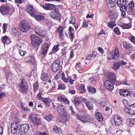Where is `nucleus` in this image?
<instances>
[{
    "label": "nucleus",
    "mask_w": 135,
    "mask_h": 135,
    "mask_svg": "<svg viewBox=\"0 0 135 135\" xmlns=\"http://www.w3.org/2000/svg\"><path fill=\"white\" fill-rule=\"evenodd\" d=\"M106 76L109 79V81H106L104 82V87L108 90L111 91L114 89V86L112 84L115 82V75L113 73L108 72L106 74Z\"/></svg>",
    "instance_id": "nucleus-1"
},
{
    "label": "nucleus",
    "mask_w": 135,
    "mask_h": 135,
    "mask_svg": "<svg viewBox=\"0 0 135 135\" xmlns=\"http://www.w3.org/2000/svg\"><path fill=\"white\" fill-rule=\"evenodd\" d=\"M30 38L31 41V45L34 47L38 46L42 41L41 38L35 34H31L30 36Z\"/></svg>",
    "instance_id": "nucleus-2"
},
{
    "label": "nucleus",
    "mask_w": 135,
    "mask_h": 135,
    "mask_svg": "<svg viewBox=\"0 0 135 135\" xmlns=\"http://www.w3.org/2000/svg\"><path fill=\"white\" fill-rule=\"evenodd\" d=\"M50 17L52 19L60 21L61 19L59 10L56 8L51 11L49 13Z\"/></svg>",
    "instance_id": "nucleus-3"
},
{
    "label": "nucleus",
    "mask_w": 135,
    "mask_h": 135,
    "mask_svg": "<svg viewBox=\"0 0 135 135\" xmlns=\"http://www.w3.org/2000/svg\"><path fill=\"white\" fill-rule=\"evenodd\" d=\"M20 29L21 31L25 32L28 31L30 28V25L26 21L22 20L20 23Z\"/></svg>",
    "instance_id": "nucleus-4"
},
{
    "label": "nucleus",
    "mask_w": 135,
    "mask_h": 135,
    "mask_svg": "<svg viewBox=\"0 0 135 135\" xmlns=\"http://www.w3.org/2000/svg\"><path fill=\"white\" fill-rule=\"evenodd\" d=\"M124 111L127 114H135V103L126 107L124 109Z\"/></svg>",
    "instance_id": "nucleus-5"
},
{
    "label": "nucleus",
    "mask_w": 135,
    "mask_h": 135,
    "mask_svg": "<svg viewBox=\"0 0 135 135\" xmlns=\"http://www.w3.org/2000/svg\"><path fill=\"white\" fill-rule=\"evenodd\" d=\"M61 65L60 61L59 60H56L54 61L51 65L52 70L54 72L57 71L60 69Z\"/></svg>",
    "instance_id": "nucleus-6"
},
{
    "label": "nucleus",
    "mask_w": 135,
    "mask_h": 135,
    "mask_svg": "<svg viewBox=\"0 0 135 135\" xmlns=\"http://www.w3.org/2000/svg\"><path fill=\"white\" fill-rule=\"evenodd\" d=\"M35 33L42 37H45L46 35V32L43 30L40 26H37L35 28Z\"/></svg>",
    "instance_id": "nucleus-7"
},
{
    "label": "nucleus",
    "mask_w": 135,
    "mask_h": 135,
    "mask_svg": "<svg viewBox=\"0 0 135 135\" xmlns=\"http://www.w3.org/2000/svg\"><path fill=\"white\" fill-rule=\"evenodd\" d=\"M21 80L20 90L22 92L25 93L27 91L28 87L27 83L24 79H21Z\"/></svg>",
    "instance_id": "nucleus-8"
},
{
    "label": "nucleus",
    "mask_w": 135,
    "mask_h": 135,
    "mask_svg": "<svg viewBox=\"0 0 135 135\" xmlns=\"http://www.w3.org/2000/svg\"><path fill=\"white\" fill-rule=\"evenodd\" d=\"M70 117V114L67 112L62 113L59 118V120L62 122H65L68 121Z\"/></svg>",
    "instance_id": "nucleus-9"
},
{
    "label": "nucleus",
    "mask_w": 135,
    "mask_h": 135,
    "mask_svg": "<svg viewBox=\"0 0 135 135\" xmlns=\"http://www.w3.org/2000/svg\"><path fill=\"white\" fill-rule=\"evenodd\" d=\"M0 11L2 15H7L9 12L10 8L8 6H1Z\"/></svg>",
    "instance_id": "nucleus-10"
},
{
    "label": "nucleus",
    "mask_w": 135,
    "mask_h": 135,
    "mask_svg": "<svg viewBox=\"0 0 135 135\" xmlns=\"http://www.w3.org/2000/svg\"><path fill=\"white\" fill-rule=\"evenodd\" d=\"M50 46V45L47 44H44L42 45L41 47V50L40 52L41 55H46Z\"/></svg>",
    "instance_id": "nucleus-11"
},
{
    "label": "nucleus",
    "mask_w": 135,
    "mask_h": 135,
    "mask_svg": "<svg viewBox=\"0 0 135 135\" xmlns=\"http://www.w3.org/2000/svg\"><path fill=\"white\" fill-rule=\"evenodd\" d=\"M113 120L114 123H113V124L116 126H119L120 125L122 122L121 118L118 115H115L114 117Z\"/></svg>",
    "instance_id": "nucleus-12"
},
{
    "label": "nucleus",
    "mask_w": 135,
    "mask_h": 135,
    "mask_svg": "<svg viewBox=\"0 0 135 135\" xmlns=\"http://www.w3.org/2000/svg\"><path fill=\"white\" fill-rule=\"evenodd\" d=\"M110 54L111 55V57L110 59V60L117 59L119 57V52L118 49L117 48L115 49V52L112 51Z\"/></svg>",
    "instance_id": "nucleus-13"
},
{
    "label": "nucleus",
    "mask_w": 135,
    "mask_h": 135,
    "mask_svg": "<svg viewBox=\"0 0 135 135\" xmlns=\"http://www.w3.org/2000/svg\"><path fill=\"white\" fill-rule=\"evenodd\" d=\"M20 127V134L22 135L27 132L29 129V126L26 124L21 125Z\"/></svg>",
    "instance_id": "nucleus-14"
},
{
    "label": "nucleus",
    "mask_w": 135,
    "mask_h": 135,
    "mask_svg": "<svg viewBox=\"0 0 135 135\" xmlns=\"http://www.w3.org/2000/svg\"><path fill=\"white\" fill-rule=\"evenodd\" d=\"M81 100L84 101L88 109L89 110H91L93 108V105L86 98H83Z\"/></svg>",
    "instance_id": "nucleus-15"
},
{
    "label": "nucleus",
    "mask_w": 135,
    "mask_h": 135,
    "mask_svg": "<svg viewBox=\"0 0 135 135\" xmlns=\"http://www.w3.org/2000/svg\"><path fill=\"white\" fill-rule=\"evenodd\" d=\"M27 8L26 9L27 12L30 15L32 16H35L36 15L35 12L32 6L29 5L27 7Z\"/></svg>",
    "instance_id": "nucleus-16"
},
{
    "label": "nucleus",
    "mask_w": 135,
    "mask_h": 135,
    "mask_svg": "<svg viewBox=\"0 0 135 135\" xmlns=\"http://www.w3.org/2000/svg\"><path fill=\"white\" fill-rule=\"evenodd\" d=\"M42 7L46 10H52L55 8V5L51 4L45 3L42 5Z\"/></svg>",
    "instance_id": "nucleus-17"
},
{
    "label": "nucleus",
    "mask_w": 135,
    "mask_h": 135,
    "mask_svg": "<svg viewBox=\"0 0 135 135\" xmlns=\"http://www.w3.org/2000/svg\"><path fill=\"white\" fill-rule=\"evenodd\" d=\"M119 93L121 95L124 97L129 96L131 94V93L127 89H121Z\"/></svg>",
    "instance_id": "nucleus-18"
},
{
    "label": "nucleus",
    "mask_w": 135,
    "mask_h": 135,
    "mask_svg": "<svg viewBox=\"0 0 135 135\" xmlns=\"http://www.w3.org/2000/svg\"><path fill=\"white\" fill-rule=\"evenodd\" d=\"M108 7L109 8L114 7L116 4L115 0H105Z\"/></svg>",
    "instance_id": "nucleus-19"
},
{
    "label": "nucleus",
    "mask_w": 135,
    "mask_h": 135,
    "mask_svg": "<svg viewBox=\"0 0 135 135\" xmlns=\"http://www.w3.org/2000/svg\"><path fill=\"white\" fill-rule=\"evenodd\" d=\"M77 117L78 119L80 120L81 122H86L89 121V119L88 117L85 116H83L79 115H77Z\"/></svg>",
    "instance_id": "nucleus-20"
},
{
    "label": "nucleus",
    "mask_w": 135,
    "mask_h": 135,
    "mask_svg": "<svg viewBox=\"0 0 135 135\" xmlns=\"http://www.w3.org/2000/svg\"><path fill=\"white\" fill-rule=\"evenodd\" d=\"M57 110L59 113H62L66 112L64 106L61 104H59L57 106Z\"/></svg>",
    "instance_id": "nucleus-21"
},
{
    "label": "nucleus",
    "mask_w": 135,
    "mask_h": 135,
    "mask_svg": "<svg viewBox=\"0 0 135 135\" xmlns=\"http://www.w3.org/2000/svg\"><path fill=\"white\" fill-rule=\"evenodd\" d=\"M57 99L59 101L62 102L66 104H69V101L67 99L62 96L59 97L57 98Z\"/></svg>",
    "instance_id": "nucleus-22"
},
{
    "label": "nucleus",
    "mask_w": 135,
    "mask_h": 135,
    "mask_svg": "<svg viewBox=\"0 0 135 135\" xmlns=\"http://www.w3.org/2000/svg\"><path fill=\"white\" fill-rule=\"evenodd\" d=\"M42 101L43 102L48 106L50 105V104L51 102V100L49 98H43L42 99Z\"/></svg>",
    "instance_id": "nucleus-23"
},
{
    "label": "nucleus",
    "mask_w": 135,
    "mask_h": 135,
    "mask_svg": "<svg viewBox=\"0 0 135 135\" xmlns=\"http://www.w3.org/2000/svg\"><path fill=\"white\" fill-rule=\"evenodd\" d=\"M126 0H117V3L118 5L120 7H123L126 4Z\"/></svg>",
    "instance_id": "nucleus-24"
},
{
    "label": "nucleus",
    "mask_w": 135,
    "mask_h": 135,
    "mask_svg": "<svg viewBox=\"0 0 135 135\" xmlns=\"http://www.w3.org/2000/svg\"><path fill=\"white\" fill-rule=\"evenodd\" d=\"M95 117L99 121H102L103 120V117L102 114L99 112H96L95 113Z\"/></svg>",
    "instance_id": "nucleus-25"
},
{
    "label": "nucleus",
    "mask_w": 135,
    "mask_h": 135,
    "mask_svg": "<svg viewBox=\"0 0 135 135\" xmlns=\"http://www.w3.org/2000/svg\"><path fill=\"white\" fill-rule=\"evenodd\" d=\"M26 59L28 60V62L29 63L32 65H35V62L34 57L33 56L27 57Z\"/></svg>",
    "instance_id": "nucleus-26"
},
{
    "label": "nucleus",
    "mask_w": 135,
    "mask_h": 135,
    "mask_svg": "<svg viewBox=\"0 0 135 135\" xmlns=\"http://www.w3.org/2000/svg\"><path fill=\"white\" fill-rule=\"evenodd\" d=\"M20 129H17L14 127H11V132L12 134H20Z\"/></svg>",
    "instance_id": "nucleus-27"
},
{
    "label": "nucleus",
    "mask_w": 135,
    "mask_h": 135,
    "mask_svg": "<svg viewBox=\"0 0 135 135\" xmlns=\"http://www.w3.org/2000/svg\"><path fill=\"white\" fill-rule=\"evenodd\" d=\"M88 90L89 92L91 94H93L95 93L96 91V90L95 88L93 86H89L88 87Z\"/></svg>",
    "instance_id": "nucleus-28"
},
{
    "label": "nucleus",
    "mask_w": 135,
    "mask_h": 135,
    "mask_svg": "<svg viewBox=\"0 0 135 135\" xmlns=\"http://www.w3.org/2000/svg\"><path fill=\"white\" fill-rule=\"evenodd\" d=\"M54 132L58 134H60L62 132V131L61 129L59 128L56 126H54L53 128Z\"/></svg>",
    "instance_id": "nucleus-29"
},
{
    "label": "nucleus",
    "mask_w": 135,
    "mask_h": 135,
    "mask_svg": "<svg viewBox=\"0 0 135 135\" xmlns=\"http://www.w3.org/2000/svg\"><path fill=\"white\" fill-rule=\"evenodd\" d=\"M32 123L38 126L41 124V121L39 118L37 117Z\"/></svg>",
    "instance_id": "nucleus-30"
},
{
    "label": "nucleus",
    "mask_w": 135,
    "mask_h": 135,
    "mask_svg": "<svg viewBox=\"0 0 135 135\" xmlns=\"http://www.w3.org/2000/svg\"><path fill=\"white\" fill-rule=\"evenodd\" d=\"M21 125L18 123L16 122H13L11 124V127H14L17 129L20 128Z\"/></svg>",
    "instance_id": "nucleus-31"
},
{
    "label": "nucleus",
    "mask_w": 135,
    "mask_h": 135,
    "mask_svg": "<svg viewBox=\"0 0 135 135\" xmlns=\"http://www.w3.org/2000/svg\"><path fill=\"white\" fill-rule=\"evenodd\" d=\"M63 28L61 26H59L56 31V32L57 33L60 37L63 35Z\"/></svg>",
    "instance_id": "nucleus-32"
},
{
    "label": "nucleus",
    "mask_w": 135,
    "mask_h": 135,
    "mask_svg": "<svg viewBox=\"0 0 135 135\" xmlns=\"http://www.w3.org/2000/svg\"><path fill=\"white\" fill-rule=\"evenodd\" d=\"M120 66L118 62L113 63L112 65V68L114 70H117L119 69Z\"/></svg>",
    "instance_id": "nucleus-33"
},
{
    "label": "nucleus",
    "mask_w": 135,
    "mask_h": 135,
    "mask_svg": "<svg viewBox=\"0 0 135 135\" xmlns=\"http://www.w3.org/2000/svg\"><path fill=\"white\" fill-rule=\"evenodd\" d=\"M36 117V115L35 114H31L29 115V120L31 123H32Z\"/></svg>",
    "instance_id": "nucleus-34"
},
{
    "label": "nucleus",
    "mask_w": 135,
    "mask_h": 135,
    "mask_svg": "<svg viewBox=\"0 0 135 135\" xmlns=\"http://www.w3.org/2000/svg\"><path fill=\"white\" fill-rule=\"evenodd\" d=\"M123 46L126 49H128L131 47V45L126 41H124L123 42Z\"/></svg>",
    "instance_id": "nucleus-35"
},
{
    "label": "nucleus",
    "mask_w": 135,
    "mask_h": 135,
    "mask_svg": "<svg viewBox=\"0 0 135 135\" xmlns=\"http://www.w3.org/2000/svg\"><path fill=\"white\" fill-rule=\"evenodd\" d=\"M128 6V8L129 9L131 10H132L134 6V1H130L129 3Z\"/></svg>",
    "instance_id": "nucleus-36"
},
{
    "label": "nucleus",
    "mask_w": 135,
    "mask_h": 135,
    "mask_svg": "<svg viewBox=\"0 0 135 135\" xmlns=\"http://www.w3.org/2000/svg\"><path fill=\"white\" fill-rule=\"evenodd\" d=\"M8 36H5L2 37L1 40L4 44H5L6 43H7V44H9L10 43V42L9 43L7 42V41L8 40Z\"/></svg>",
    "instance_id": "nucleus-37"
},
{
    "label": "nucleus",
    "mask_w": 135,
    "mask_h": 135,
    "mask_svg": "<svg viewBox=\"0 0 135 135\" xmlns=\"http://www.w3.org/2000/svg\"><path fill=\"white\" fill-rule=\"evenodd\" d=\"M34 17H35V19L37 21L43 20L44 19L43 16L42 15H35Z\"/></svg>",
    "instance_id": "nucleus-38"
},
{
    "label": "nucleus",
    "mask_w": 135,
    "mask_h": 135,
    "mask_svg": "<svg viewBox=\"0 0 135 135\" xmlns=\"http://www.w3.org/2000/svg\"><path fill=\"white\" fill-rule=\"evenodd\" d=\"M120 26L123 29H128L130 28L131 26L130 24H123L120 25Z\"/></svg>",
    "instance_id": "nucleus-39"
},
{
    "label": "nucleus",
    "mask_w": 135,
    "mask_h": 135,
    "mask_svg": "<svg viewBox=\"0 0 135 135\" xmlns=\"http://www.w3.org/2000/svg\"><path fill=\"white\" fill-rule=\"evenodd\" d=\"M107 25L108 27L112 28H113L116 25L115 22L111 21L108 23Z\"/></svg>",
    "instance_id": "nucleus-40"
},
{
    "label": "nucleus",
    "mask_w": 135,
    "mask_h": 135,
    "mask_svg": "<svg viewBox=\"0 0 135 135\" xmlns=\"http://www.w3.org/2000/svg\"><path fill=\"white\" fill-rule=\"evenodd\" d=\"M20 104L22 109L25 111H28L29 110L27 108L25 107V104L20 101Z\"/></svg>",
    "instance_id": "nucleus-41"
},
{
    "label": "nucleus",
    "mask_w": 135,
    "mask_h": 135,
    "mask_svg": "<svg viewBox=\"0 0 135 135\" xmlns=\"http://www.w3.org/2000/svg\"><path fill=\"white\" fill-rule=\"evenodd\" d=\"M45 118L48 121H51L53 119L52 115L51 114L46 115Z\"/></svg>",
    "instance_id": "nucleus-42"
},
{
    "label": "nucleus",
    "mask_w": 135,
    "mask_h": 135,
    "mask_svg": "<svg viewBox=\"0 0 135 135\" xmlns=\"http://www.w3.org/2000/svg\"><path fill=\"white\" fill-rule=\"evenodd\" d=\"M47 74L44 73L42 74L41 78L42 80L45 81L47 80Z\"/></svg>",
    "instance_id": "nucleus-43"
},
{
    "label": "nucleus",
    "mask_w": 135,
    "mask_h": 135,
    "mask_svg": "<svg viewBox=\"0 0 135 135\" xmlns=\"http://www.w3.org/2000/svg\"><path fill=\"white\" fill-rule=\"evenodd\" d=\"M42 94V90L40 89V90L38 94L37 95L36 98L37 99L39 100H42V99L43 98H42L41 97V95Z\"/></svg>",
    "instance_id": "nucleus-44"
},
{
    "label": "nucleus",
    "mask_w": 135,
    "mask_h": 135,
    "mask_svg": "<svg viewBox=\"0 0 135 135\" xmlns=\"http://www.w3.org/2000/svg\"><path fill=\"white\" fill-rule=\"evenodd\" d=\"M33 90L34 91H35L36 90L38 89V81H37L35 83L33 86Z\"/></svg>",
    "instance_id": "nucleus-45"
},
{
    "label": "nucleus",
    "mask_w": 135,
    "mask_h": 135,
    "mask_svg": "<svg viewBox=\"0 0 135 135\" xmlns=\"http://www.w3.org/2000/svg\"><path fill=\"white\" fill-rule=\"evenodd\" d=\"M73 102L75 105L76 106H78L80 104L81 101H77V98H75Z\"/></svg>",
    "instance_id": "nucleus-46"
},
{
    "label": "nucleus",
    "mask_w": 135,
    "mask_h": 135,
    "mask_svg": "<svg viewBox=\"0 0 135 135\" xmlns=\"http://www.w3.org/2000/svg\"><path fill=\"white\" fill-rule=\"evenodd\" d=\"M59 45H57L54 46L53 47L52 50L54 52H55L59 50Z\"/></svg>",
    "instance_id": "nucleus-47"
},
{
    "label": "nucleus",
    "mask_w": 135,
    "mask_h": 135,
    "mask_svg": "<svg viewBox=\"0 0 135 135\" xmlns=\"http://www.w3.org/2000/svg\"><path fill=\"white\" fill-rule=\"evenodd\" d=\"M120 9L122 12L121 16L123 18L125 17L126 16V13L123 10V7H120Z\"/></svg>",
    "instance_id": "nucleus-48"
},
{
    "label": "nucleus",
    "mask_w": 135,
    "mask_h": 135,
    "mask_svg": "<svg viewBox=\"0 0 135 135\" xmlns=\"http://www.w3.org/2000/svg\"><path fill=\"white\" fill-rule=\"evenodd\" d=\"M85 86L84 85H82L79 88V90L81 93H84L85 92V90L84 88Z\"/></svg>",
    "instance_id": "nucleus-49"
},
{
    "label": "nucleus",
    "mask_w": 135,
    "mask_h": 135,
    "mask_svg": "<svg viewBox=\"0 0 135 135\" xmlns=\"http://www.w3.org/2000/svg\"><path fill=\"white\" fill-rule=\"evenodd\" d=\"M130 127L133 126L135 125V119H132L129 122V124H128Z\"/></svg>",
    "instance_id": "nucleus-50"
},
{
    "label": "nucleus",
    "mask_w": 135,
    "mask_h": 135,
    "mask_svg": "<svg viewBox=\"0 0 135 135\" xmlns=\"http://www.w3.org/2000/svg\"><path fill=\"white\" fill-rule=\"evenodd\" d=\"M75 20L74 17L73 16L71 17L69 19V23L73 24L75 22Z\"/></svg>",
    "instance_id": "nucleus-51"
},
{
    "label": "nucleus",
    "mask_w": 135,
    "mask_h": 135,
    "mask_svg": "<svg viewBox=\"0 0 135 135\" xmlns=\"http://www.w3.org/2000/svg\"><path fill=\"white\" fill-rule=\"evenodd\" d=\"M62 76V79L65 77V75L63 72H60L59 74L58 73L56 76V77L58 76V77Z\"/></svg>",
    "instance_id": "nucleus-52"
},
{
    "label": "nucleus",
    "mask_w": 135,
    "mask_h": 135,
    "mask_svg": "<svg viewBox=\"0 0 135 135\" xmlns=\"http://www.w3.org/2000/svg\"><path fill=\"white\" fill-rule=\"evenodd\" d=\"M114 31L117 35H120L121 33L120 32L119 29L117 27L114 28Z\"/></svg>",
    "instance_id": "nucleus-53"
},
{
    "label": "nucleus",
    "mask_w": 135,
    "mask_h": 135,
    "mask_svg": "<svg viewBox=\"0 0 135 135\" xmlns=\"http://www.w3.org/2000/svg\"><path fill=\"white\" fill-rule=\"evenodd\" d=\"M129 39L132 43L135 44V37L133 36H130L129 37Z\"/></svg>",
    "instance_id": "nucleus-54"
},
{
    "label": "nucleus",
    "mask_w": 135,
    "mask_h": 135,
    "mask_svg": "<svg viewBox=\"0 0 135 135\" xmlns=\"http://www.w3.org/2000/svg\"><path fill=\"white\" fill-rule=\"evenodd\" d=\"M118 62L120 66H123L127 64L126 62L122 60L119 61Z\"/></svg>",
    "instance_id": "nucleus-55"
},
{
    "label": "nucleus",
    "mask_w": 135,
    "mask_h": 135,
    "mask_svg": "<svg viewBox=\"0 0 135 135\" xmlns=\"http://www.w3.org/2000/svg\"><path fill=\"white\" fill-rule=\"evenodd\" d=\"M69 30L70 33V35H73L74 33V30L71 27L69 28Z\"/></svg>",
    "instance_id": "nucleus-56"
},
{
    "label": "nucleus",
    "mask_w": 135,
    "mask_h": 135,
    "mask_svg": "<svg viewBox=\"0 0 135 135\" xmlns=\"http://www.w3.org/2000/svg\"><path fill=\"white\" fill-rule=\"evenodd\" d=\"M8 25L6 23H4L3 25V33H5L6 32V30L7 28Z\"/></svg>",
    "instance_id": "nucleus-57"
},
{
    "label": "nucleus",
    "mask_w": 135,
    "mask_h": 135,
    "mask_svg": "<svg viewBox=\"0 0 135 135\" xmlns=\"http://www.w3.org/2000/svg\"><path fill=\"white\" fill-rule=\"evenodd\" d=\"M19 54L22 56H23L26 53V51H24L20 50H19Z\"/></svg>",
    "instance_id": "nucleus-58"
},
{
    "label": "nucleus",
    "mask_w": 135,
    "mask_h": 135,
    "mask_svg": "<svg viewBox=\"0 0 135 135\" xmlns=\"http://www.w3.org/2000/svg\"><path fill=\"white\" fill-rule=\"evenodd\" d=\"M59 87L60 88L62 89H64L66 88L64 85L61 84H59Z\"/></svg>",
    "instance_id": "nucleus-59"
},
{
    "label": "nucleus",
    "mask_w": 135,
    "mask_h": 135,
    "mask_svg": "<svg viewBox=\"0 0 135 135\" xmlns=\"http://www.w3.org/2000/svg\"><path fill=\"white\" fill-rule=\"evenodd\" d=\"M100 106L102 107H105L107 105L106 102L104 101H102L100 103Z\"/></svg>",
    "instance_id": "nucleus-60"
},
{
    "label": "nucleus",
    "mask_w": 135,
    "mask_h": 135,
    "mask_svg": "<svg viewBox=\"0 0 135 135\" xmlns=\"http://www.w3.org/2000/svg\"><path fill=\"white\" fill-rule=\"evenodd\" d=\"M80 65V62H78L76 63L75 65V68L76 69L78 70H79V66Z\"/></svg>",
    "instance_id": "nucleus-61"
},
{
    "label": "nucleus",
    "mask_w": 135,
    "mask_h": 135,
    "mask_svg": "<svg viewBox=\"0 0 135 135\" xmlns=\"http://www.w3.org/2000/svg\"><path fill=\"white\" fill-rule=\"evenodd\" d=\"M97 53L95 51H93L92 54H91V56L92 57L94 58L97 56Z\"/></svg>",
    "instance_id": "nucleus-62"
},
{
    "label": "nucleus",
    "mask_w": 135,
    "mask_h": 135,
    "mask_svg": "<svg viewBox=\"0 0 135 135\" xmlns=\"http://www.w3.org/2000/svg\"><path fill=\"white\" fill-rule=\"evenodd\" d=\"M83 27H87L88 26V22L86 21L83 22Z\"/></svg>",
    "instance_id": "nucleus-63"
},
{
    "label": "nucleus",
    "mask_w": 135,
    "mask_h": 135,
    "mask_svg": "<svg viewBox=\"0 0 135 135\" xmlns=\"http://www.w3.org/2000/svg\"><path fill=\"white\" fill-rule=\"evenodd\" d=\"M38 135H48L46 132H39L38 133Z\"/></svg>",
    "instance_id": "nucleus-64"
}]
</instances>
